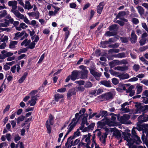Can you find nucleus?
Returning <instances> with one entry per match:
<instances>
[{
    "instance_id": "nucleus-52",
    "label": "nucleus",
    "mask_w": 148,
    "mask_h": 148,
    "mask_svg": "<svg viewBox=\"0 0 148 148\" xmlns=\"http://www.w3.org/2000/svg\"><path fill=\"white\" fill-rule=\"evenodd\" d=\"M116 119V117L114 116H112L111 119L110 120L111 122L114 123V126L116 125V123L115 120Z\"/></svg>"
},
{
    "instance_id": "nucleus-37",
    "label": "nucleus",
    "mask_w": 148,
    "mask_h": 148,
    "mask_svg": "<svg viewBox=\"0 0 148 148\" xmlns=\"http://www.w3.org/2000/svg\"><path fill=\"white\" fill-rule=\"evenodd\" d=\"M110 74L113 75V76H114L116 77H119V76L120 73L116 71H115L112 70H111L110 71Z\"/></svg>"
},
{
    "instance_id": "nucleus-36",
    "label": "nucleus",
    "mask_w": 148,
    "mask_h": 148,
    "mask_svg": "<svg viewBox=\"0 0 148 148\" xmlns=\"http://www.w3.org/2000/svg\"><path fill=\"white\" fill-rule=\"evenodd\" d=\"M17 42L16 41H12L10 42L9 45L10 48L12 49L15 47V46L17 45Z\"/></svg>"
},
{
    "instance_id": "nucleus-30",
    "label": "nucleus",
    "mask_w": 148,
    "mask_h": 148,
    "mask_svg": "<svg viewBox=\"0 0 148 148\" xmlns=\"http://www.w3.org/2000/svg\"><path fill=\"white\" fill-rule=\"evenodd\" d=\"M136 93L137 94L140 93L142 91L143 87L140 85L139 84H138L136 87Z\"/></svg>"
},
{
    "instance_id": "nucleus-40",
    "label": "nucleus",
    "mask_w": 148,
    "mask_h": 148,
    "mask_svg": "<svg viewBox=\"0 0 148 148\" xmlns=\"http://www.w3.org/2000/svg\"><path fill=\"white\" fill-rule=\"evenodd\" d=\"M63 97V96L62 94H57L55 95V100L56 101H58V99L62 98Z\"/></svg>"
},
{
    "instance_id": "nucleus-26",
    "label": "nucleus",
    "mask_w": 148,
    "mask_h": 148,
    "mask_svg": "<svg viewBox=\"0 0 148 148\" xmlns=\"http://www.w3.org/2000/svg\"><path fill=\"white\" fill-rule=\"evenodd\" d=\"M144 115H140L138 118L139 122L141 123L148 121V115L147 116L146 119H144Z\"/></svg>"
},
{
    "instance_id": "nucleus-43",
    "label": "nucleus",
    "mask_w": 148,
    "mask_h": 148,
    "mask_svg": "<svg viewBox=\"0 0 148 148\" xmlns=\"http://www.w3.org/2000/svg\"><path fill=\"white\" fill-rule=\"evenodd\" d=\"M126 13L124 11H122L119 12L116 16L117 18H120L122 16L125 15Z\"/></svg>"
},
{
    "instance_id": "nucleus-32",
    "label": "nucleus",
    "mask_w": 148,
    "mask_h": 148,
    "mask_svg": "<svg viewBox=\"0 0 148 148\" xmlns=\"http://www.w3.org/2000/svg\"><path fill=\"white\" fill-rule=\"evenodd\" d=\"M130 77L129 75L126 73L124 74H120L119 78L120 79H128Z\"/></svg>"
},
{
    "instance_id": "nucleus-56",
    "label": "nucleus",
    "mask_w": 148,
    "mask_h": 148,
    "mask_svg": "<svg viewBox=\"0 0 148 148\" xmlns=\"http://www.w3.org/2000/svg\"><path fill=\"white\" fill-rule=\"evenodd\" d=\"M119 49H112L109 50V52H111L119 53Z\"/></svg>"
},
{
    "instance_id": "nucleus-19",
    "label": "nucleus",
    "mask_w": 148,
    "mask_h": 148,
    "mask_svg": "<svg viewBox=\"0 0 148 148\" xmlns=\"http://www.w3.org/2000/svg\"><path fill=\"white\" fill-rule=\"evenodd\" d=\"M136 128L139 131H140L142 129V127L140 125H139L138 124V123H137V126L136 127V128H133L132 130V137L133 138L135 136H137V135L136 134V132L135 130H134V129Z\"/></svg>"
},
{
    "instance_id": "nucleus-10",
    "label": "nucleus",
    "mask_w": 148,
    "mask_h": 148,
    "mask_svg": "<svg viewBox=\"0 0 148 148\" xmlns=\"http://www.w3.org/2000/svg\"><path fill=\"white\" fill-rule=\"evenodd\" d=\"M91 136V135L89 133H88L87 135H83L82 136V142L84 143L85 142L86 143H84V144H90L91 142L90 138Z\"/></svg>"
},
{
    "instance_id": "nucleus-46",
    "label": "nucleus",
    "mask_w": 148,
    "mask_h": 148,
    "mask_svg": "<svg viewBox=\"0 0 148 148\" xmlns=\"http://www.w3.org/2000/svg\"><path fill=\"white\" fill-rule=\"evenodd\" d=\"M113 41V38H110L109 39L108 41H107L105 42H104V43H101V46L103 48H105V47L104 46H103L102 45H103V43L104 44H107L109 43V42H112Z\"/></svg>"
},
{
    "instance_id": "nucleus-14",
    "label": "nucleus",
    "mask_w": 148,
    "mask_h": 148,
    "mask_svg": "<svg viewBox=\"0 0 148 148\" xmlns=\"http://www.w3.org/2000/svg\"><path fill=\"white\" fill-rule=\"evenodd\" d=\"M37 97L38 96L37 95L32 96L31 100L28 101L27 104H29L30 106H34L36 103Z\"/></svg>"
},
{
    "instance_id": "nucleus-24",
    "label": "nucleus",
    "mask_w": 148,
    "mask_h": 148,
    "mask_svg": "<svg viewBox=\"0 0 148 148\" xmlns=\"http://www.w3.org/2000/svg\"><path fill=\"white\" fill-rule=\"evenodd\" d=\"M104 96V97L107 100L112 99L113 97V93L110 92H109L105 94Z\"/></svg>"
},
{
    "instance_id": "nucleus-12",
    "label": "nucleus",
    "mask_w": 148,
    "mask_h": 148,
    "mask_svg": "<svg viewBox=\"0 0 148 148\" xmlns=\"http://www.w3.org/2000/svg\"><path fill=\"white\" fill-rule=\"evenodd\" d=\"M110 132H113V135L117 138H120L121 135L120 132L116 128H112L110 129Z\"/></svg>"
},
{
    "instance_id": "nucleus-7",
    "label": "nucleus",
    "mask_w": 148,
    "mask_h": 148,
    "mask_svg": "<svg viewBox=\"0 0 148 148\" xmlns=\"http://www.w3.org/2000/svg\"><path fill=\"white\" fill-rule=\"evenodd\" d=\"M130 117V115L128 114H124L121 116L120 121L122 123L124 124H130L131 122L128 120Z\"/></svg>"
},
{
    "instance_id": "nucleus-22",
    "label": "nucleus",
    "mask_w": 148,
    "mask_h": 148,
    "mask_svg": "<svg viewBox=\"0 0 148 148\" xmlns=\"http://www.w3.org/2000/svg\"><path fill=\"white\" fill-rule=\"evenodd\" d=\"M25 9L29 10L33 8V5H31L30 3L28 1H26L25 2V4L23 6Z\"/></svg>"
},
{
    "instance_id": "nucleus-35",
    "label": "nucleus",
    "mask_w": 148,
    "mask_h": 148,
    "mask_svg": "<svg viewBox=\"0 0 148 148\" xmlns=\"http://www.w3.org/2000/svg\"><path fill=\"white\" fill-rule=\"evenodd\" d=\"M30 42V40H28L27 39L25 40L21 43L22 46L24 45L26 47L27 45H29Z\"/></svg>"
},
{
    "instance_id": "nucleus-64",
    "label": "nucleus",
    "mask_w": 148,
    "mask_h": 148,
    "mask_svg": "<svg viewBox=\"0 0 148 148\" xmlns=\"http://www.w3.org/2000/svg\"><path fill=\"white\" fill-rule=\"evenodd\" d=\"M95 125V123H91L88 126V127L89 129V130H92L93 128H94Z\"/></svg>"
},
{
    "instance_id": "nucleus-62",
    "label": "nucleus",
    "mask_w": 148,
    "mask_h": 148,
    "mask_svg": "<svg viewBox=\"0 0 148 148\" xmlns=\"http://www.w3.org/2000/svg\"><path fill=\"white\" fill-rule=\"evenodd\" d=\"M27 51V49L26 48L21 49H20L18 51V54H20L21 53H25Z\"/></svg>"
},
{
    "instance_id": "nucleus-13",
    "label": "nucleus",
    "mask_w": 148,
    "mask_h": 148,
    "mask_svg": "<svg viewBox=\"0 0 148 148\" xmlns=\"http://www.w3.org/2000/svg\"><path fill=\"white\" fill-rule=\"evenodd\" d=\"M27 14L29 17H32L35 19H38L40 16V13L38 11L29 12L27 13Z\"/></svg>"
},
{
    "instance_id": "nucleus-49",
    "label": "nucleus",
    "mask_w": 148,
    "mask_h": 148,
    "mask_svg": "<svg viewBox=\"0 0 148 148\" xmlns=\"http://www.w3.org/2000/svg\"><path fill=\"white\" fill-rule=\"evenodd\" d=\"M29 25H31L33 26H38V25L37 24L36 21L34 20H33L31 22H30Z\"/></svg>"
},
{
    "instance_id": "nucleus-11",
    "label": "nucleus",
    "mask_w": 148,
    "mask_h": 148,
    "mask_svg": "<svg viewBox=\"0 0 148 148\" xmlns=\"http://www.w3.org/2000/svg\"><path fill=\"white\" fill-rule=\"evenodd\" d=\"M80 134V132L78 131H77L76 132H75L73 137H70L68 138L67 142L65 144L66 147H69V144L70 143L71 140L74 138L75 137L79 136Z\"/></svg>"
},
{
    "instance_id": "nucleus-58",
    "label": "nucleus",
    "mask_w": 148,
    "mask_h": 148,
    "mask_svg": "<svg viewBox=\"0 0 148 148\" xmlns=\"http://www.w3.org/2000/svg\"><path fill=\"white\" fill-rule=\"evenodd\" d=\"M35 45V42L33 41L29 44V47L30 49H32L34 47Z\"/></svg>"
},
{
    "instance_id": "nucleus-38",
    "label": "nucleus",
    "mask_w": 148,
    "mask_h": 148,
    "mask_svg": "<svg viewBox=\"0 0 148 148\" xmlns=\"http://www.w3.org/2000/svg\"><path fill=\"white\" fill-rule=\"evenodd\" d=\"M18 18L21 19H23L25 16L23 14H21L18 11L14 14Z\"/></svg>"
},
{
    "instance_id": "nucleus-60",
    "label": "nucleus",
    "mask_w": 148,
    "mask_h": 148,
    "mask_svg": "<svg viewBox=\"0 0 148 148\" xmlns=\"http://www.w3.org/2000/svg\"><path fill=\"white\" fill-rule=\"evenodd\" d=\"M132 22L133 23L135 24H137L139 23V21L137 18H133L132 19Z\"/></svg>"
},
{
    "instance_id": "nucleus-28",
    "label": "nucleus",
    "mask_w": 148,
    "mask_h": 148,
    "mask_svg": "<svg viewBox=\"0 0 148 148\" xmlns=\"http://www.w3.org/2000/svg\"><path fill=\"white\" fill-rule=\"evenodd\" d=\"M81 73V78L82 79H84L87 77L88 71L87 70H84V71H80Z\"/></svg>"
},
{
    "instance_id": "nucleus-29",
    "label": "nucleus",
    "mask_w": 148,
    "mask_h": 148,
    "mask_svg": "<svg viewBox=\"0 0 148 148\" xmlns=\"http://www.w3.org/2000/svg\"><path fill=\"white\" fill-rule=\"evenodd\" d=\"M128 69V67L126 66H118L117 67H115L114 68V69L116 70L120 71H122L127 70Z\"/></svg>"
},
{
    "instance_id": "nucleus-47",
    "label": "nucleus",
    "mask_w": 148,
    "mask_h": 148,
    "mask_svg": "<svg viewBox=\"0 0 148 148\" xmlns=\"http://www.w3.org/2000/svg\"><path fill=\"white\" fill-rule=\"evenodd\" d=\"M120 110L123 112L127 113L130 112V110L127 108L121 107Z\"/></svg>"
},
{
    "instance_id": "nucleus-45",
    "label": "nucleus",
    "mask_w": 148,
    "mask_h": 148,
    "mask_svg": "<svg viewBox=\"0 0 148 148\" xmlns=\"http://www.w3.org/2000/svg\"><path fill=\"white\" fill-rule=\"evenodd\" d=\"M125 56V54L124 53H121L117 54L114 57L119 58H124Z\"/></svg>"
},
{
    "instance_id": "nucleus-17",
    "label": "nucleus",
    "mask_w": 148,
    "mask_h": 148,
    "mask_svg": "<svg viewBox=\"0 0 148 148\" xmlns=\"http://www.w3.org/2000/svg\"><path fill=\"white\" fill-rule=\"evenodd\" d=\"M107 134L105 133L103 134V136L100 137V140L101 143V145L104 146L106 145V140L107 137Z\"/></svg>"
},
{
    "instance_id": "nucleus-55",
    "label": "nucleus",
    "mask_w": 148,
    "mask_h": 148,
    "mask_svg": "<svg viewBox=\"0 0 148 148\" xmlns=\"http://www.w3.org/2000/svg\"><path fill=\"white\" fill-rule=\"evenodd\" d=\"M20 25V26L23 29H25L28 27V26L26 25V24L24 23H21Z\"/></svg>"
},
{
    "instance_id": "nucleus-31",
    "label": "nucleus",
    "mask_w": 148,
    "mask_h": 148,
    "mask_svg": "<svg viewBox=\"0 0 148 148\" xmlns=\"http://www.w3.org/2000/svg\"><path fill=\"white\" fill-rule=\"evenodd\" d=\"M27 75V72L25 73L23 76L18 80V82L20 84L22 83L25 80Z\"/></svg>"
},
{
    "instance_id": "nucleus-63",
    "label": "nucleus",
    "mask_w": 148,
    "mask_h": 148,
    "mask_svg": "<svg viewBox=\"0 0 148 148\" xmlns=\"http://www.w3.org/2000/svg\"><path fill=\"white\" fill-rule=\"evenodd\" d=\"M66 90L65 88H62L57 90V92H65Z\"/></svg>"
},
{
    "instance_id": "nucleus-51",
    "label": "nucleus",
    "mask_w": 148,
    "mask_h": 148,
    "mask_svg": "<svg viewBox=\"0 0 148 148\" xmlns=\"http://www.w3.org/2000/svg\"><path fill=\"white\" fill-rule=\"evenodd\" d=\"M118 27L117 26V25L116 24H114L112 25L109 27V29L111 31L117 29Z\"/></svg>"
},
{
    "instance_id": "nucleus-33",
    "label": "nucleus",
    "mask_w": 148,
    "mask_h": 148,
    "mask_svg": "<svg viewBox=\"0 0 148 148\" xmlns=\"http://www.w3.org/2000/svg\"><path fill=\"white\" fill-rule=\"evenodd\" d=\"M76 92L73 89H70L67 93L68 97H70L72 95L75 94Z\"/></svg>"
},
{
    "instance_id": "nucleus-18",
    "label": "nucleus",
    "mask_w": 148,
    "mask_h": 148,
    "mask_svg": "<svg viewBox=\"0 0 148 148\" xmlns=\"http://www.w3.org/2000/svg\"><path fill=\"white\" fill-rule=\"evenodd\" d=\"M134 88V86L132 85L129 87L128 89L127 90V92L130 93L129 95L130 96L132 97L133 96L135 93V90L133 89Z\"/></svg>"
},
{
    "instance_id": "nucleus-9",
    "label": "nucleus",
    "mask_w": 148,
    "mask_h": 148,
    "mask_svg": "<svg viewBox=\"0 0 148 148\" xmlns=\"http://www.w3.org/2000/svg\"><path fill=\"white\" fill-rule=\"evenodd\" d=\"M81 74L80 71H73L71 75V79L73 81L79 78V75Z\"/></svg>"
},
{
    "instance_id": "nucleus-59",
    "label": "nucleus",
    "mask_w": 148,
    "mask_h": 148,
    "mask_svg": "<svg viewBox=\"0 0 148 148\" xmlns=\"http://www.w3.org/2000/svg\"><path fill=\"white\" fill-rule=\"evenodd\" d=\"M141 83L144 84L146 86H148V80L144 79L141 81Z\"/></svg>"
},
{
    "instance_id": "nucleus-27",
    "label": "nucleus",
    "mask_w": 148,
    "mask_h": 148,
    "mask_svg": "<svg viewBox=\"0 0 148 148\" xmlns=\"http://www.w3.org/2000/svg\"><path fill=\"white\" fill-rule=\"evenodd\" d=\"M120 64V62L117 60H114L109 63V65L111 68H112L115 65Z\"/></svg>"
},
{
    "instance_id": "nucleus-3",
    "label": "nucleus",
    "mask_w": 148,
    "mask_h": 148,
    "mask_svg": "<svg viewBox=\"0 0 148 148\" xmlns=\"http://www.w3.org/2000/svg\"><path fill=\"white\" fill-rule=\"evenodd\" d=\"M83 116L82 118V121L81 123V126L80 127V129L81 130H82L83 132H86L89 131L90 130H89L88 127H84V124H86V125H88V123L87 122V117L88 116L87 114H83Z\"/></svg>"
},
{
    "instance_id": "nucleus-6",
    "label": "nucleus",
    "mask_w": 148,
    "mask_h": 148,
    "mask_svg": "<svg viewBox=\"0 0 148 148\" xmlns=\"http://www.w3.org/2000/svg\"><path fill=\"white\" fill-rule=\"evenodd\" d=\"M54 119V117L52 115L50 114L49 116V120H47L46 123V126L48 131V132L50 133L51 132V128L50 125H53V120Z\"/></svg>"
},
{
    "instance_id": "nucleus-23",
    "label": "nucleus",
    "mask_w": 148,
    "mask_h": 148,
    "mask_svg": "<svg viewBox=\"0 0 148 148\" xmlns=\"http://www.w3.org/2000/svg\"><path fill=\"white\" fill-rule=\"evenodd\" d=\"M4 21L6 27L9 26L10 24H12L14 21L13 19L11 18V16H10V19L9 20L5 19H4Z\"/></svg>"
},
{
    "instance_id": "nucleus-50",
    "label": "nucleus",
    "mask_w": 148,
    "mask_h": 148,
    "mask_svg": "<svg viewBox=\"0 0 148 148\" xmlns=\"http://www.w3.org/2000/svg\"><path fill=\"white\" fill-rule=\"evenodd\" d=\"M97 80L99 79V77L101 76V73L98 72H96L95 75H93Z\"/></svg>"
},
{
    "instance_id": "nucleus-57",
    "label": "nucleus",
    "mask_w": 148,
    "mask_h": 148,
    "mask_svg": "<svg viewBox=\"0 0 148 148\" xmlns=\"http://www.w3.org/2000/svg\"><path fill=\"white\" fill-rule=\"evenodd\" d=\"M140 68V66L138 65L135 64L133 66V69L136 71H138Z\"/></svg>"
},
{
    "instance_id": "nucleus-44",
    "label": "nucleus",
    "mask_w": 148,
    "mask_h": 148,
    "mask_svg": "<svg viewBox=\"0 0 148 148\" xmlns=\"http://www.w3.org/2000/svg\"><path fill=\"white\" fill-rule=\"evenodd\" d=\"M31 38L32 40H33V42H37L39 40L38 36L36 35H34Z\"/></svg>"
},
{
    "instance_id": "nucleus-4",
    "label": "nucleus",
    "mask_w": 148,
    "mask_h": 148,
    "mask_svg": "<svg viewBox=\"0 0 148 148\" xmlns=\"http://www.w3.org/2000/svg\"><path fill=\"white\" fill-rule=\"evenodd\" d=\"M99 123L100 128H102L103 126L105 125H107L110 126H114V123L111 122L110 119L106 117H104L103 119Z\"/></svg>"
},
{
    "instance_id": "nucleus-48",
    "label": "nucleus",
    "mask_w": 148,
    "mask_h": 148,
    "mask_svg": "<svg viewBox=\"0 0 148 148\" xmlns=\"http://www.w3.org/2000/svg\"><path fill=\"white\" fill-rule=\"evenodd\" d=\"M141 25L142 27L148 33V27L146 23H141Z\"/></svg>"
},
{
    "instance_id": "nucleus-16",
    "label": "nucleus",
    "mask_w": 148,
    "mask_h": 148,
    "mask_svg": "<svg viewBox=\"0 0 148 148\" xmlns=\"http://www.w3.org/2000/svg\"><path fill=\"white\" fill-rule=\"evenodd\" d=\"M104 5V3L102 2L100 3L99 5H98L97 7V12L98 13L100 14H101Z\"/></svg>"
},
{
    "instance_id": "nucleus-21",
    "label": "nucleus",
    "mask_w": 148,
    "mask_h": 148,
    "mask_svg": "<svg viewBox=\"0 0 148 148\" xmlns=\"http://www.w3.org/2000/svg\"><path fill=\"white\" fill-rule=\"evenodd\" d=\"M0 21L1 22H3L4 19H2L1 18L5 17L7 14V11L5 10H3L1 11L0 12Z\"/></svg>"
},
{
    "instance_id": "nucleus-20",
    "label": "nucleus",
    "mask_w": 148,
    "mask_h": 148,
    "mask_svg": "<svg viewBox=\"0 0 148 148\" xmlns=\"http://www.w3.org/2000/svg\"><path fill=\"white\" fill-rule=\"evenodd\" d=\"M100 83L101 84L103 85L106 87H110L111 86V83L109 81L103 80L101 81Z\"/></svg>"
},
{
    "instance_id": "nucleus-61",
    "label": "nucleus",
    "mask_w": 148,
    "mask_h": 148,
    "mask_svg": "<svg viewBox=\"0 0 148 148\" xmlns=\"http://www.w3.org/2000/svg\"><path fill=\"white\" fill-rule=\"evenodd\" d=\"M70 7L71 8H75L76 6V4L74 3H72L69 4Z\"/></svg>"
},
{
    "instance_id": "nucleus-25",
    "label": "nucleus",
    "mask_w": 148,
    "mask_h": 148,
    "mask_svg": "<svg viewBox=\"0 0 148 148\" xmlns=\"http://www.w3.org/2000/svg\"><path fill=\"white\" fill-rule=\"evenodd\" d=\"M25 31H23L21 32H18L16 33L15 34L14 39L16 40H17L19 37L25 34Z\"/></svg>"
},
{
    "instance_id": "nucleus-41",
    "label": "nucleus",
    "mask_w": 148,
    "mask_h": 148,
    "mask_svg": "<svg viewBox=\"0 0 148 148\" xmlns=\"http://www.w3.org/2000/svg\"><path fill=\"white\" fill-rule=\"evenodd\" d=\"M17 5L12 7V9L11 10V12H12L14 14L18 12V11L16 9L17 8Z\"/></svg>"
},
{
    "instance_id": "nucleus-8",
    "label": "nucleus",
    "mask_w": 148,
    "mask_h": 148,
    "mask_svg": "<svg viewBox=\"0 0 148 148\" xmlns=\"http://www.w3.org/2000/svg\"><path fill=\"white\" fill-rule=\"evenodd\" d=\"M1 54H0V59H4L6 58L12 56L13 55V53L11 52H8L5 50H3L1 52Z\"/></svg>"
},
{
    "instance_id": "nucleus-54",
    "label": "nucleus",
    "mask_w": 148,
    "mask_h": 148,
    "mask_svg": "<svg viewBox=\"0 0 148 148\" xmlns=\"http://www.w3.org/2000/svg\"><path fill=\"white\" fill-rule=\"evenodd\" d=\"M112 82L113 84L116 85L119 83V81L116 78H114L112 79Z\"/></svg>"
},
{
    "instance_id": "nucleus-42",
    "label": "nucleus",
    "mask_w": 148,
    "mask_h": 148,
    "mask_svg": "<svg viewBox=\"0 0 148 148\" xmlns=\"http://www.w3.org/2000/svg\"><path fill=\"white\" fill-rule=\"evenodd\" d=\"M130 84H119V86L121 87L122 90H126V86H129Z\"/></svg>"
},
{
    "instance_id": "nucleus-34",
    "label": "nucleus",
    "mask_w": 148,
    "mask_h": 148,
    "mask_svg": "<svg viewBox=\"0 0 148 148\" xmlns=\"http://www.w3.org/2000/svg\"><path fill=\"white\" fill-rule=\"evenodd\" d=\"M138 12L141 15H143L144 12V10L141 6H138L137 7Z\"/></svg>"
},
{
    "instance_id": "nucleus-15",
    "label": "nucleus",
    "mask_w": 148,
    "mask_h": 148,
    "mask_svg": "<svg viewBox=\"0 0 148 148\" xmlns=\"http://www.w3.org/2000/svg\"><path fill=\"white\" fill-rule=\"evenodd\" d=\"M137 37L135 34L134 31H132L131 34L130 40L132 43H135L137 40Z\"/></svg>"
},
{
    "instance_id": "nucleus-53",
    "label": "nucleus",
    "mask_w": 148,
    "mask_h": 148,
    "mask_svg": "<svg viewBox=\"0 0 148 148\" xmlns=\"http://www.w3.org/2000/svg\"><path fill=\"white\" fill-rule=\"evenodd\" d=\"M25 116H21L18 117L17 120V123H19L20 122L23 121L24 119Z\"/></svg>"
},
{
    "instance_id": "nucleus-39",
    "label": "nucleus",
    "mask_w": 148,
    "mask_h": 148,
    "mask_svg": "<svg viewBox=\"0 0 148 148\" xmlns=\"http://www.w3.org/2000/svg\"><path fill=\"white\" fill-rule=\"evenodd\" d=\"M17 4V1H10L8 2V5L9 6H15Z\"/></svg>"
},
{
    "instance_id": "nucleus-2",
    "label": "nucleus",
    "mask_w": 148,
    "mask_h": 148,
    "mask_svg": "<svg viewBox=\"0 0 148 148\" xmlns=\"http://www.w3.org/2000/svg\"><path fill=\"white\" fill-rule=\"evenodd\" d=\"M85 111V109L84 108H83L80 110L79 113L75 114V117L73 119L72 122L68 127L69 129L68 130V132H70L75 125L77 122L81 119L84 116L83 114H84Z\"/></svg>"
},
{
    "instance_id": "nucleus-1",
    "label": "nucleus",
    "mask_w": 148,
    "mask_h": 148,
    "mask_svg": "<svg viewBox=\"0 0 148 148\" xmlns=\"http://www.w3.org/2000/svg\"><path fill=\"white\" fill-rule=\"evenodd\" d=\"M124 136V139L125 140H126L128 142L127 145L129 146V148H144L142 146H131L135 142L136 144H140L142 143V142L140 140V138L138 137L137 136L133 138L135 140L132 139L131 137V134L130 133H125L123 134Z\"/></svg>"
},
{
    "instance_id": "nucleus-5",
    "label": "nucleus",
    "mask_w": 148,
    "mask_h": 148,
    "mask_svg": "<svg viewBox=\"0 0 148 148\" xmlns=\"http://www.w3.org/2000/svg\"><path fill=\"white\" fill-rule=\"evenodd\" d=\"M136 107V111L133 112L134 114L140 113L141 112H144L148 109V106L145 105L142 106L140 103H137L135 105Z\"/></svg>"
}]
</instances>
